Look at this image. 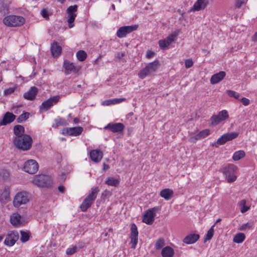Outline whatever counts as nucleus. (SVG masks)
<instances>
[{
  "label": "nucleus",
  "instance_id": "1",
  "mask_svg": "<svg viewBox=\"0 0 257 257\" xmlns=\"http://www.w3.org/2000/svg\"><path fill=\"white\" fill-rule=\"evenodd\" d=\"M32 143V138L28 135H25L20 138L15 137L13 139V144L17 148L24 151L30 149Z\"/></svg>",
  "mask_w": 257,
  "mask_h": 257
},
{
  "label": "nucleus",
  "instance_id": "2",
  "mask_svg": "<svg viewBox=\"0 0 257 257\" xmlns=\"http://www.w3.org/2000/svg\"><path fill=\"white\" fill-rule=\"evenodd\" d=\"M99 189L98 187H95L91 189V192L87 195L80 205V209L82 211L85 212L88 208L90 207L95 200Z\"/></svg>",
  "mask_w": 257,
  "mask_h": 257
},
{
  "label": "nucleus",
  "instance_id": "3",
  "mask_svg": "<svg viewBox=\"0 0 257 257\" xmlns=\"http://www.w3.org/2000/svg\"><path fill=\"white\" fill-rule=\"evenodd\" d=\"M25 22V19L21 16L10 15L6 16L3 20L4 24L8 27H20Z\"/></svg>",
  "mask_w": 257,
  "mask_h": 257
},
{
  "label": "nucleus",
  "instance_id": "4",
  "mask_svg": "<svg viewBox=\"0 0 257 257\" xmlns=\"http://www.w3.org/2000/svg\"><path fill=\"white\" fill-rule=\"evenodd\" d=\"M30 200L29 194L25 191L19 192L14 197L13 203L16 208L27 204Z\"/></svg>",
  "mask_w": 257,
  "mask_h": 257
},
{
  "label": "nucleus",
  "instance_id": "5",
  "mask_svg": "<svg viewBox=\"0 0 257 257\" xmlns=\"http://www.w3.org/2000/svg\"><path fill=\"white\" fill-rule=\"evenodd\" d=\"M159 62L156 60L150 63L144 69L141 70L139 73V76L141 79L145 78L146 76L155 72L158 68Z\"/></svg>",
  "mask_w": 257,
  "mask_h": 257
},
{
  "label": "nucleus",
  "instance_id": "6",
  "mask_svg": "<svg viewBox=\"0 0 257 257\" xmlns=\"http://www.w3.org/2000/svg\"><path fill=\"white\" fill-rule=\"evenodd\" d=\"M236 167L233 164H228L227 166L223 167L220 170L224 175L228 183H232L236 179V176L235 175V171Z\"/></svg>",
  "mask_w": 257,
  "mask_h": 257
},
{
  "label": "nucleus",
  "instance_id": "7",
  "mask_svg": "<svg viewBox=\"0 0 257 257\" xmlns=\"http://www.w3.org/2000/svg\"><path fill=\"white\" fill-rule=\"evenodd\" d=\"M33 183L38 186L49 187L52 185V180L48 175H40L35 177Z\"/></svg>",
  "mask_w": 257,
  "mask_h": 257
},
{
  "label": "nucleus",
  "instance_id": "8",
  "mask_svg": "<svg viewBox=\"0 0 257 257\" xmlns=\"http://www.w3.org/2000/svg\"><path fill=\"white\" fill-rule=\"evenodd\" d=\"M160 209L159 206H156L147 210L143 216V222L150 225L154 221L156 213Z\"/></svg>",
  "mask_w": 257,
  "mask_h": 257
},
{
  "label": "nucleus",
  "instance_id": "9",
  "mask_svg": "<svg viewBox=\"0 0 257 257\" xmlns=\"http://www.w3.org/2000/svg\"><path fill=\"white\" fill-rule=\"evenodd\" d=\"M60 99V96L56 95L54 96L48 100L44 101L41 105L40 106V111L41 112H44L50 109L54 104L57 103Z\"/></svg>",
  "mask_w": 257,
  "mask_h": 257
},
{
  "label": "nucleus",
  "instance_id": "10",
  "mask_svg": "<svg viewBox=\"0 0 257 257\" xmlns=\"http://www.w3.org/2000/svg\"><path fill=\"white\" fill-rule=\"evenodd\" d=\"M138 28V25H137L120 27L116 32V36L119 38L125 37L127 34L137 30Z\"/></svg>",
  "mask_w": 257,
  "mask_h": 257
},
{
  "label": "nucleus",
  "instance_id": "11",
  "mask_svg": "<svg viewBox=\"0 0 257 257\" xmlns=\"http://www.w3.org/2000/svg\"><path fill=\"white\" fill-rule=\"evenodd\" d=\"M229 115L228 112L226 110L220 111L217 115H213L211 116L210 119L211 121V125L215 126L219 123L221 121L228 118Z\"/></svg>",
  "mask_w": 257,
  "mask_h": 257
},
{
  "label": "nucleus",
  "instance_id": "12",
  "mask_svg": "<svg viewBox=\"0 0 257 257\" xmlns=\"http://www.w3.org/2000/svg\"><path fill=\"white\" fill-rule=\"evenodd\" d=\"M38 164L34 160H30L26 162L24 165V170L29 174H33L38 170Z\"/></svg>",
  "mask_w": 257,
  "mask_h": 257
},
{
  "label": "nucleus",
  "instance_id": "13",
  "mask_svg": "<svg viewBox=\"0 0 257 257\" xmlns=\"http://www.w3.org/2000/svg\"><path fill=\"white\" fill-rule=\"evenodd\" d=\"M77 11V6L76 5L70 6L67 9V13L68 14L67 21L68 23V27L69 28H71L74 26L73 23L77 16L75 12Z\"/></svg>",
  "mask_w": 257,
  "mask_h": 257
},
{
  "label": "nucleus",
  "instance_id": "14",
  "mask_svg": "<svg viewBox=\"0 0 257 257\" xmlns=\"http://www.w3.org/2000/svg\"><path fill=\"white\" fill-rule=\"evenodd\" d=\"M63 67L65 69L64 72L66 75L69 74L72 72L76 73L80 69L79 66H75L73 63L70 62L67 60H64Z\"/></svg>",
  "mask_w": 257,
  "mask_h": 257
},
{
  "label": "nucleus",
  "instance_id": "15",
  "mask_svg": "<svg viewBox=\"0 0 257 257\" xmlns=\"http://www.w3.org/2000/svg\"><path fill=\"white\" fill-rule=\"evenodd\" d=\"M19 239V233L17 231H13L8 234L6 237L4 243L6 245L12 246Z\"/></svg>",
  "mask_w": 257,
  "mask_h": 257
},
{
  "label": "nucleus",
  "instance_id": "16",
  "mask_svg": "<svg viewBox=\"0 0 257 257\" xmlns=\"http://www.w3.org/2000/svg\"><path fill=\"white\" fill-rule=\"evenodd\" d=\"M131 230V233L130 237L131 239L132 248L135 249L138 243L139 234L137 226L135 223L132 224Z\"/></svg>",
  "mask_w": 257,
  "mask_h": 257
},
{
  "label": "nucleus",
  "instance_id": "17",
  "mask_svg": "<svg viewBox=\"0 0 257 257\" xmlns=\"http://www.w3.org/2000/svg\"><path fill=\"white\" fill-rule=\"evenodd\" d=\"M83 131V128L80 126L65 128L62 131L64 135L77 136L80 135Z\"/></svg>",
  "mask_w": 257,
  "mask_h": 257
},
{
  "label": "nucleus",
  "instance_id": "18",
  "mask_svg": "<svg viewBox=\"0 0 257 257\" xmlns=\"http://www.w3.org/2000/svg\"><path fill=\"white\" fill-rule=\"evenodd\" d=\"M104 128L105 130H109L113 133H120L124 128V125L120 122L117 123H109L106 125Z\"/></svg>",
  "mask_w": 257,
  "mask_h": 257
},
{
  "label": "nucleus",
  "instance_id": "19",
  "mask_svg": "<svg viewBox=\"0 0 257 257\" xmlns=\"http://www.w3.org/2000/svg\"><path fill=\"white\" fill-rule=\"evenodd\" d=\"M209 4V0H197L190 10V11L195 12L204 10Z\"/></svg>",
  "mask_w": 257,
  "mask_h": 257
},
{
  "label": "nucleus",
  "instance_id": "20",
  "mask_svg": "<svg viewBox=\"0 0 257 257\" xmlns=\"http://www.w3.org/2000/svg\"><path fill=\"white\" fill-rule=\"evenodd\" d=\"M16 116L13 113L10 112H7L3 116L2 120L0 121V126L2 125H6L12 122L15 119Z\"/></svg>",
  "mask_w": 257,
  "mask_h": 257
},
{
  "label": "nucleus",
  "instance_id": "21",
  "mask_svg": "<svg viewBox=\"0 0 257 257\" xmlns=\"http://www.w3.org/2000/svg\"><path fill=\"white\" fill-rule=\"evenodd\" d=\"M90 158L94 163L99 162L103 157V153L100 150L95 149L90 151Z\"/></svg>",
  "mask_w": 257,
  "mask_h": 257
},
{
  "label": "nucleus",
  "instance_id": "22",
  "mask_svg": "<svg viewBox=\"0 0 257 257\" xmlns=\"http://www.w3.org/2000/svg\"><path fill=\"white\" fill-rule=\"evenodd\" d=\"M38 91V88L35 86L31 87L30 89L24 94V98L29 100H34Z\"/></svg>",
  "mask_w": 257,
  "mask_h": 257
},
{
  "label": "nucleus",
  "instance_id": "23",
  "mask_svg": "<svg viewBox=\"0 0 257 257\" xmlns=\"http://www.w3.org/2000/svg\"><path fill=\"white\" fill-rule=\"evenodd\" d=\"M225 75L226 73L222 71L213 74L210 78V83L215 84L219 83L224 78Z\"/></svg>",
  "mask_w": 257,
  "mask_h": 257
},
{
  "label": "nucleus",
  "instance_id": "24",
  "mask_svg": "<svg viewBox=\"0 0 257 257\" xmlns=\"http://www.w3.org/2000/svg\"><path fill=\"white\" fill-rule=\"evenodd\" d=\"M199 235L196 233H191L187 235L183 239V242L185 243L190 244L195 243L199 238Z\"/></svg>",
  "mask_w": 257,
  "mask_h": 257
},
{
  "label": "nucleus",
  "instance_id": "25",
  "mask_svg": "<svg viewBox=\"0 0 257 257\" xmlns=\"http://www.w3.org/2000/svg\"><path fill=\"white\" fill-rule=\"evenodd\" d=\"M51 51L52 55L54 57H57L61 53L62 48L58 45L57 42H54L51 45Z\"/></svg>",
  "mask_w": 257,
  "mask_h": 257
},
{
  "label": "nucleus",
  "instance_id": "26",
  "mask_svg": "<svg viewBox=\"0 0 257 257\" xmlns=\"http://www.w3.org/2000/svg\"><path fill=\"white\" fill-rule=\"evenodd\" d=\"M174 194V191L169 189L166 188L161 191L160 195L162 198H164L165 200H168L171 198Z\"/></svg>",
  "mask_w": 257,
  "mask_h": 257
},
{
  "label": "nucleus",
  "instance_id": "27",
  "mask_svg": "<svg viewBox=\"0 0 257 257\" xmlns=\"http://www.w3.org/2000/svg\"><path fill=\"white\" fill-rule=\"evenodd\" d=\"M174 254V249L169 246L164 247L161 251L163 257H172Z\"/></svg>",
  "mask_w": 257,
  "mask_h": 257
},
{
  "label": "nucleus",
  "instance_id": "28",
  "mask_svg": "<svg viewBox=\"0 0 257 257\" xmlns=\"http://www.w3.org/2000/svg\"><path fill=\"white\" fill-rule=\"evenodd\" d=\"M25 128L24 127L21 125H16L14 127V133L16 136L15 137H19L25 135Z\"/></svg>",
  "mask_w": 257,
  "mask_h": 257
},
{
  "label": "nucleus",
  "instance_id": "29",
  "mask_svg": "<svg viewBox=\"0 0 257 257\" xmlns=\"http://www.w3.org/2000/svg\"><path fill=\"white\" fill-rule=\"evenodd\" d=\"M21 216L18 213H14L11 215L10 221L13 225H18L20 224Z\"/></svg>",
  "mask_w": 257,
  "mask_h": 257
},
{
  "label": "nucleus",
  "instance_id": "30",
  "mask_svg": "<svg viewBox=\"0 0 257 257\" xmlns=\"http://www.w3.org/2000/svg\"><path fill=\"white\" fill-rule=\"evenodd\" d=\"M210 134V130L209 129H204L200 132L198 134L195 136L194 139L196 140L204 138Z\"/></svg>",
  "mask_w": 257,
  "mask_h": 257
},
{
  "label": "nucleus",
  "instance_id": "31",
  "mask_svg": "<svg viewBox=\"0 0 257 257\" xmlns=\"http://www.w3.org/2000/svg\"><path fill=\"white\" fill-rule=\"evenodd\" d=\"M54 121L55 122V124H53V127H57L58 126H64L68 124L67 120L62 117L57 118L55 119Z\"/></svg>",
  "mask_w": 257,
  "mask_h": 257
},
{
  "label": "nucleus",
  "instance_id": "32",
  "mask_svg": "<svg viewBox=\"0 0 257 257\" xmlns=\"http://www.w3.org/2000/svg\"><path fill=\"white\" fill-rule=\"evenodd\" d=\"M245 238V236L243 233H238L236 234L233 239L234 242L240 243L242 242Z\"/></svg>",
  "mask_w": 257,
  "mask_h": 257
},
{
  "label": "nucleus",
  "instance_id": "33",
  "mask_svg": "<svg viewBox=\"0 0 257 257\" xmlns=\"http://www.w3.org/2000/svg\"><path fill=\"white\" fill-rule=\"evenodd\" d=\"M179 33V31H176L169 35L166 39V41L168 43L169 45L171 44L174 41L175 38L178 36Z\"/></svg>",
  "mask_w": 257,
  "mask_h": 257
},
{
  "label": "nucleus",
  "instance_id": "34",
  "mask_svg": "<svg viewBox=\"0 0 257 257\" xmlns=\"http://www.w3.org/2000/svg\"><path fill=\"white\" fill-rule=\"evenodd\" d=\"M10 199V189L9 188H5L0 195V200L4 201L9 200Z\"/></svg>",
  "mask_w": 257,
  "mask_h": 257
},
{
  "label": "nucleus",
  "instance_id": "35",
  "mask_svg": "<svg viewBox=\"0 0 257 257\" xmlns=\"http://www.w3.org/2000/svg\"><path fill=\"white\" fill-rule=\"evenodd\" d=\"M245 155V152L242 150L235 152L232 156V159L234 161H238L243 158Z\"/></svg>",
  "mask_w": 257,
  "mask_h": 257
},
{
  "label": "nucleus",
  "instance_id": "36",
  "mask_svg": "<svg viewBox=\"0 0 257 257\" xmlns=\"http://www.w3.org/2000/svg\"><path fill=\"white\" fill-rule=\"evenodd\" d=\"M105 183L111 186H117L119 184L118 180L112 177H109L105 181Z\"/></svg>",
  "mask_w": 257,
  "mask_h": 257
},
{
  "label": "nucleus",
  "instance_id": "37",
  "mask_svg": "<svg viewBox=\"0 0 257 257\" xmlns=\"http://www.w3.org/2000/svg\"><path fill=\"white\" fill-rule=\"evenodd\" d=\"M238 134L237 133L232 132L224 134V136L225 139H226V142L231 141L237 137Z\"/></svg>",
  "mask_w": 257,
  "mask_h": 257
},
{
  "label": "nucleus",
  "instance_id": "38",
  "mask_svg": "<svg viewBox=\"0 0 257 257\" xmlns=\"http://www.w3.org/2000/svg\"><path fill=\"white\" fill-rule=\"evenodd\" d=\"M29 116V113L27 112H24L20 115L18 116L17 119V121L18 123H22L24 121H25Z\"/></svg>",
  "mask_w": 257,
  "mask_h": 257
},
{
  "label": "nucleus",
  "instance_id": "39",
  "mask_svg": "<svg viewBox=\"0 0 257 257\" xmlns=\"http://www.w3.org/2000/svg\"><path fill=\"white\" fill-rule=\"evenodd\" d=\"M246 203V201L245 199L241 200L239 203L241 213H245L249 209V207L245 205Z\"/></svg>",
  "mask_w": 257,
  "mask_h": 257
},
{
  "label": "nucleus",
  "instance_id": "40",
  "mask_svg": "<svg viewBox=\"0 0 257 257\" xmlns=\"http://www.w3.org/2000/svg\"><path fill=\"white\" fill-rule=\"evenodd\" d=\"M76 56L78 60L83 61L87 57L86 52L83 50H79L76 53Z\"/></svg>",
  "mask_w": 257,
  "mask_h": 257
},
{
  "label": "nucleus",
  "instance_id": "41",
  "mask_svg": "<svg viewBox=\"0 0 257 257\" xmlns=\"http://www.w3.org/2000/svg\"><path fill=\"white\" fill-rule=\"evenodd\" d=\"M215 225H213L211 228L207 231V233L204 238V242H206L208 240H210L212 238L214 234V227Z\"/></svg>",
  "mask_w": 257,
  "mask_h": 257
},
{
  "label": "nucleus",
  "instance_id": "42",
  "mask_svg": "<svg viewBox=\"0 0 257 257\" xmlns=\"http://www.w3.org/2000/svg\"><path fill=\"white\" fill-rule=\"evenodd\" d=\"M165 244V240L163 237L159 238L155 243V248L156 249L162 248Z\"/></svg>",
  "mask_w": 257,
  "mask_h": 257
},
{
  "label": "nucleus",
  "instance_id": "43",
  "mask_svg": "<svg viewBox=\"0 0 257 257\" xmlns=\"http://www.w3.org/2000/svg\"><path fill=\"white\" fill-rule=\"evenodd\" d=\"M21 236L20 240L22 242H25L29 239L30 236L27 232L24 231H21Z\"/></svg>",
  "mask_w": 257,
  "mask_h": 257
},
{
  "label": "nucleus",
  "instance_id": "44",
  "mask_svg": "<svg viewBox=\"0 0 257 257\" xmlns=\"http://www.w3.org/2000/svg\"><path fill=\"white\" fill-rule=\"evenodd\" d=\"M227 94L229 97H234L236 99H238L240 97V95L238 93L231 90H227Z\"/></svg>",
  "mask_w": 257,
  "mask_h": 257
},
{
  "label": "nucleus",
  "instance_id": "45",
  "mask_svg": "<svg viewBox=\"0 0 257 257\" xmlns=\"http://www.w3.org/2000/svg\"><path fill=\"white\" fill-rule=\"evenodd\" d=\"M226 142V139L224 136V135L221 136L215 143L216 147H218L219 145H222L224 144Z\"/></svg>",
  "mask_w": 257,
  "mask_h": 257
},
{
  "label": "nucleus",
  "instance_id": "46",
  "mask_svg": "<svg viewBox=\"0 0 257 257\" xmlns=\"http://www.w3.org/2000/svg\"><path fill=\"white\" fill-rule=\"evenodd\" d=\"M252 226V223L251 222H247V223L242 224L239 228V230H245L246 229H249Z\"/></svg>",
  "mask_w": 257,
  "mask_h": 257
},
{
  "label": "nucleus",
  "instance_id": "47",
  "mask_svg": "<svg viewBox=\"0 0 257 257\" xmlns=\"http://www.w3.org/2000/svg\"><path fill=\"white\" fill-rule=\"evenodd\" d=\"M77 246H74L72 247L68 248L66 249V253L68 255H72L77 251Z\"/></svg>",
  "mask_w": 257,
  "mask_h": 257
},
{
  "label": "nucleus",
  "instance_id": "48",
  "mask_svg": "<svg viewBox=\"0 0 257 257\" xmlns=\"http://www.w3.org/2000/svg\"><path fill=\"white\" fill-rule=\"evenodd\" d=\"M159 45L160 48H161L162 49H165V48L168 47V46L169 45L168 43L167 42V41H166L165 39H163V40H159Z\"/></svg>",
  "mask_w": 257,
  "mask_h": 257
},
{
  "label": "nucleus",
  "instance_id": "49",
  "mask_svg": "<svg viewBox=\"0 0 257 257\" xmlns=\"http://www.w3.org/2000/svg\"><path fill=\"white\" fill-rule=\"evenodd\" d=\"M8 8L6 5L2 4L0 6V13L3 15H6L8 14Z\"/></svg>",
  "mask_w": 257,
  "mask_h": 257
},
{
  "label": "nucleus",
  "instance_id": "50",
  "mask_svg": "<svg viewBox=\"0 0 257 257\" xmlns=\"http://www.w3.org/2000/svg\"><path fill=\"white\" fill-rule=\"evenodd\" d=\"M125 55V52H118L115 55V58L118 60H121Z\"/></svg>",
  "mask_w": 257,
  "mask_h": 257
},
{
  "label": "nucleus",
  "instance_id": "51",
  "mask_svg": "<svg viewBox=\"0 0 257 257\" xmlns=\"http://www.w3.org/2000/svg\"><path fill=\"white\" fill-rule=\"evenodd\" d=\"M193 65V62L191 59H188L185 61V65L186 68L192 67Z\"/></svg>",
  "mask_w": 257,
  "mask_h": 257
},
{
  "label": "nucleus",
  "instance_id": "52",
  "mask_svg": "<svg viewBox=\"0 0 257 257\" xmlns=\"http://www.w3.org/2000/svg\"><path fill=\"white\" fill-rule=\"evenodd\" d=\"M247 0H236L235 7L237 8H239L241 6L245 4Z\"/></svg>",
  "mask_w": 257,
  "mask_h": 257
},
{
  "label": "nucleus",
  "instance_id": "53",
  "mask_svg": "<svg viewBox=\"0 0 257 257\" xmlns=\"http://www.w3.org/2000/svg\"><path fill=\"white\" fill-rule=\"evenodd\" d=\"M41 14L43 18H45L46 19H49L48 12L46 9H43L41 11Z\"/></svg>",
  "mask_w": 257,
  "mask_h": 257
},
{
  "label": "nucleus",
  "instance_id": "54",
  "mask_svg": "<svg viewBox=\"0 0 257 257\" xmlns=\"http://www.w3.org/2000/svg\"><path fill=\"white\" fill-rule=\"evenodd\" d=\"M240 101L242 102V103L245 106L249 105L250 103V100L248 98H246L245 97H243L242 98H241Z\"/></svg>",
  "mask_w": 257,
  "mask_h": 257
},
{
  "label": "nucleus",
  "instance_id": "55",
  "mask_svg": "<svg viewBox=\"0 0 257 257\" xmlns=\"http://www.w3.org/2000/svg\"><path fill=\"white\" fill-rule=\"evenodd\" d=\"M15 91L14 88H8L4 91V93L5 95H10L13 93Z\"/></svg>",
  "mask_w": 257,
  "mask_h": 257
},
{
  "label": "nucleus",
  "instance_id": "56",
  "mask_svg": "<svg viewBox=\"0 0 257 257\" xmlns=\"http://www.w3.org/2000/svg\"><path fill=\"white\" fill-rule=\"evenodd\" d=\"M125 100V98H116L114 99L112 101L114 102L113 103H118L122 102ZM111 100H109V101H110Z\"/></svg>",
  "mask_w": 257,
  "mask_h": 257
},
{
  "label": "nucleus",
  "instance_id": "57",
  "mask_svg": "<svg viewBox=\"0 0 257 257\" xmlns=\"http://www.w3.org/2000/svg\"><path fill=\"white\" fill-rule=\"evenodd\" d=\"M154 52L149 51L147 53V57L149 59L151 58L154 55Z\"/></svg>",
  "mask_w": 257,
  "mask_h": 257
},
{
  "label": "nucleus",
  "instance_id": "58",
  "mask_svg": "<svg viewBox=\"0 0 257 257\" xmlns=\"http://www.w3.org/2000/svg\"><path fill=\"white\" fill-rule=\"evenodd\" d=\"M251 41L254 42H257V32H255L252 36Z\"/></svg>",
  "mask_w": 257,
  "mask_h": 257
},
{
  "label": "nucleus",
  "instance_id": "59",
  "mask_svg": "<svg viewBox=\"0 0 257 257\" xmlns=\"http://www.w3.org/2000/svg\"><path fill=\"white\" fill-rule=\"evenodd\" d=\"M65 188L63 186H59L58 187V190L60 192L64 193L65 192Z\"/></svg>",
  "mask_w": 257,
  "mask_h": 257
},
{
  "label": "nucleus",
  "instance_id": "60",
  "mask_svg": "<svg viewBox=\"0 0 257 257\" xmlns=\"http://www.w3.org/2000/svg\"><path fill=\"white\" fill-rule=\"evenodd\" d=\"M84 246V243L82 241L79 242L77 245V248H82Z\"/></svg>",
  "mask_w": 257,
  "mask_h": 257
},
{
  "label": "nucleus",
  "instance_id": "61",
  "mask_svg": "<svg viewBox=\"0 0 257 257\" xmlns=\"http://www.w3.org/2000/svg\"><path fill=\"white\" fill-rule=\"evenodd\" d=\"M103 170L106 171L109 169V166L105 163H103Z\"/></svg>",
  "mask_w": 257,
  "mask_h": 257
},
{
  "label": "nucleus",
  "instance_id": "62",
  "mask_svg": "<svg viewBox=\"0 0 257 257\" xmlns=\"http://www.w3.org/2000/svg\"><path fill=\"white\" fill-rule=\"evenodd\" d=\"M79 121V118L76 117V118H74V122L75 123H78Z\"/></svg>",
  "mask_w": 257,
  "mask_h": 257
},
{
  "label": "nucleus",
  "instance_id": "63",
  "mask_svg": "<svg viewBox=\"0 0 257 257\" xmlns=\"http://www.w3.org/2000/svg\"><path fill=\"white\" fill-rule=\"evenodd\" d=\"M221 220V219L220 218H218L215 222V223L214 224V225H215L216 223H217L218 222H219Z\"/></svg>",
  "mask_w": 257,
  "mask_h": 257
},
{
  "label": "nucleus",
  "instance_id": "64",
  "mask_svg": "<svg viewBox=\"0 0 257 257\" xmlns=\"http://www.w3.org/2000/svg\"><path fill=\"white\" fill-rule=\"evenodd\" d=\"M58 2H60L61 4H63L65 3V0H58Z\"/></svg>",
  "mask_w": 257,
  "mask_h": 257
}]
</instances>
